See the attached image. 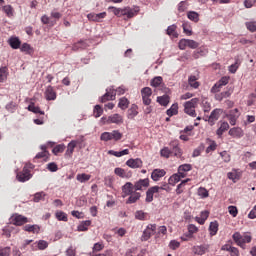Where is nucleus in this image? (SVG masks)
I'll use <instances>...</instances> for the list:
<instances>
[{
	"mask_svg": "<svg viewBox=\"0 0 256 256\" xmlns=\"http://www.w3.org/2000/svg\"><path fill=\"white\" fill-rule=\"evenodd\" d=\"M109 11L114 13L116 17H127V19H133L139 13V7H125V8H117L110 6Z\"/></svg>",
	"mask_w": 256,
	"mask_h": 256,
	"instance_id": "obj_1",
	"label": "nucleus"
},
{
	"mask_svg": "<svg viewBox=\"0 0 256 256\" xmlns=\"http://www.w3.org/2000/svg\"><path fill=\"white\" fill-rule=\"evenodd\" d=\"M31 169H35V165L31 163L26 164L23 167L22 171H19L16 174L17 181H19L20 183H25L29 181L33 177V174H31Z\"/></svg>",
	"mask_w": 256,
	"mask_h": 256,
	"instance_id": "obj_2",
	"label": "nucleus"
},
{
	"mask_svg": "<svg viewBox=\"0 0 256 256\" xmlns=\"http://www.w3.org/2000/svg\"><path fill=\"white\" fill-rule=\"evenodd\" d=\"M199 103V98H192L190 101L184 103V113L189 115V117H197V112L195 111L197 104Z\"/></svg>",
	"mask_w": 256,
	"mask_h": 256,
	"instance_id": "obj_3",
	"label": "nucleus"
},
{
	"mask_svg": "<svg viewBox=\"0 0 256 256\" xmlns=\"http://www.w3.org/2000/svg\"><path fill=\"white\" fill-rule=\"evenodd\" d=\"M167 184L163 186H152L146 191V203H152L154 195H157L160 191H167Z\"/></svg>",
	"mask_w": 256,
	"mask_h": 256,
	"instance_id": "obj_4",
	"label": "nucleus"
},
{
	"mask_svg": "<svg viewBox=\"0 0 256 256\" xmlns=\"http://www.w3.org/2000/svg\"><path fill=\"white\" fill-rule=\"evenodd\" d=\"M225 87V77H222L212 88L211 93H216L215 99L217 101H223V97L225 95L223 93L219 94L221 92V89Z\"/></svg>",
	"mask_w": 256,
	"mask_h": 256,
	"instance_id": "obj_5",
	"label": "nucleus"
},
{
	"mask_svg": "<svg viewBox=\"0 0 256 256\" xmlns=\"http://www.w3.org/2000/svg\"><path fill=\"white\" fill-rule=\"evenodd\" d=\"M9 221L12 225H16V227H21L22 225H25V223H29V218L21 214L15 213L10 217Z\"/></svg>",
	"mask_w": 256,
	"mask_h": 256,
	"instance_id": "obj_6",
	"label": "nucleus"
},
{
	"mask_svg": "<svg viewBox=\"0 0 256 256\" xmlns=\"http://www.w3.org/2000/svg\"><path fill=\"white\" fill-rule=\"evenodd\" d=\"M155 231H157V224H149L143 231L141 241H149L155 235Z\"/></svg>",
	"mask_w": 256,
	"mask_h": 256,
	"instance_id": "obj_7",
	"label": "nucleus"
},
{
	"mask_svg": "<svg viewBox=\"0 0 256 256\" xmlns=\"http://www.w3.org/2000/svg\"><path fill=\"white\" fill-rule=\"evenodd\" d=\"M153 95V90L150 87H144L141 90V96L144 105H151V96Z\"/></svg>",
	"mask_w": 256,
	"mask_h": 256,
	"instance_id": "obj_8",
	"label": "nucleus"
},
{
	"mask_svg": "<svg viewBox=\"0 0 256 256\" xmlns=\"http://www.w3.org/2000/svg\"><path fill=\"white\" fill-rule=\"evenodd\" d=\"M107 17V12H101V13H89L87 15L88 21H94V23H102L103 19Z\"/></svg>",
	"mask_w": 256,
	"mask_h": 256,
	"instance_id": "obj_9",
	"label": "nucleus"
},
{
	"mask_svg": "<svg viewBox=\"0 0 256 256\" xmlns=\"http://www.w3.org/2000/svg\"><path fill=\"white\" fill-rule=\"evenodd\" d=\"M44 95L47 101H55L57 99V92L53 86H47Z\"/></svg>",
	"mask_w": 256,
	"mask_h": 256,
	"instance_id": "obj_10",
	"label": "nucleus"
},
{
	"mask_svg": "<svg viewBox=\"0 0 256 256\" xmlns=\"http://www.w3.org/2000/svg\"><path fill=\"white\" fill-rule=\"evenodd\" d=\"M126 165L131 169H141V167H143V160H141L140 158H130L126 161Z\"/></svg>",
	"mask_w": 256,
	"mask_h": 256,
	"instance_id": "obj_11",
	"label": "nucleus"
},
{
	"mask_svg": "<svg viewBox=\"0 0 256 256\" xmlns=\"http://www.w3.org/2000/svg\"><path fill=\"white\" fill-rule=\"evenodd\" d=\"M133 191H135L133 183L126 182L125 185L122 186V197H129V195H132Z\"/></svg>",
	"mask_w": 256,
	"mask_h": 256,
	"instance_id": "obj_12",
	"label": "nucleus"
},
{
	"mask_svg": "<svg viewBox=\"0 0 256 256\" xmlns=\"http://www.w3.org/2000/svg\"><path fill=\"white\" fill-rule=\"evenodd\" d=\"M149 187V178L140 179L134 184V191H143V189H147Z\"/></svg>",
	"mask_w": 256,
	"mask_h": 256,
	"instance_id": "obj_13",
	"label": "nucleus"
},
{
	"mask_svg": "<svg viewBox=\"0 0 256 256\" xmlns=\"http://www.w3.org/2000/svg\"><path fill=\"white\" fill-rule=\"evenodd\" d=\"M226 117L229 119L230 125H235V123H237V119H239V109L234 108L230 110Z\"/></svg>",
	"mask_w": 256,
	"mask_h": 256,
	"instance_id": "obj_14",
	"label": "nucleus"
},
{
	"mask_svg": "<svg viewBox=\"0 0 256 256\" xmlns=\"http://www.w3.org/2000/svg\"><path fill=\"white\" fill-rule=\"evenodd\" d=\"M165 175H167L165 169H154L151 173V179L157 182L160 181L162 177H165Z\"/></svg>",
	"mask_w": 256,
	"mask_h": 256,
	"instance_id": "obj_15",
	"label": "nucleus"
},
{
	"mask_svg": "<svg viewBox=\"0 0 256 256\" xmlns=\"http://www.w3.org/2000/svg\"><path fill=\"white\" fill-rule=\"evenodd\" d=\"M223 114V110L222 109H215L211 112L210 116H209V123L210 125H214L215 121L219 120V117H221V115Z\"/></svg>",
	"mask_w": 256,
	"mask_h": 256,
	"instance_id": "obj_16",
	"label": "nucleus"
},
{
	"mask_svg": "<svg viewBox=\"0 0 256 256\" xmlns=\"http://www.w3.org/2000/svg\"><path fill=\"white\" fill-rule=\"evenodd\" d=\"M137 115H139V106L132 104L127 111V117L128 119H135Z\"/></svg>",
	"mask_w": 256,
	"mask_h": 256,
	"instance_id": "obj_17",
	"label": "nucleus"
},
{
	"mask_svg": "<svg viewBox=\"0 0 256 256\" xmlns=\"http://www.w3.org/2000/svg\"><path fill=\"white\" fill-rule=\"evenodd\" d=\"M109 121H110V125L114 124V125H123V117L121 116V114H112L109 116Z\"/></svg>",
	"mask_w": 256,
	"mask_h": 256,
	"instance_id": "obj_18",
	"label": "nucleus"
},
{
	"mask_svg": "<svg viewBox=\"0 0 256 256\" xmlns=\"http://www.w3.org/2000/svg\"><path fill=\"white\" fill-rule=\"evenodd\" d=\"M241 171L240 170H232L231 172H229L227 174L228 179H230V181H233V183H237V181H239V179H241Z\"/></svg>",
	"mask_w": 256,
	"mask_h": 256,
	"instance_id": "obj_19",
	"label": "nucleus"
},
{
	"mask_svg": "<svg viewBox=\"0 0 256 256\" xmlns=\"http://www.w3.org/2000/svg\"><path fill=\"white\" fill-rule=\"evenodd\" d=\"M8 45H10L12 49H20L21 40L19 39V37L12 36L8 40Z\"/></svg>",
	"mask_w": 256,
	"mask_h": 256,
	"instance_id": "obj_20",
	"label": "nucleus"
},
{
	"mask_svg": "<svg viewBox=\"0 0 256 256\" xmlns=\"http://www.w3.org/2000/svg\"><path fill=\"white\" fill-rule=\"evenodd\" d=\"M42 152H39L36 156L35 159H43V161H48L49 160V151H47V145L41 146Z\"/></svg>",
	"mask_w": 256,
	"mask_h": 256,
	"instance_id": "obj_21",
	"label": "nucleus"
},
{
	"mask_svg": "<svg viewBox=\"0 0 256 256\" xmlns=\"http://www.w3.org/2000/svg\"><path fill=\"white\" fill-rule=\"evenodd\" d=\"M75 147H77V141L72 140L68 146H67V150L65 152V157H69L72 158L73 157V153L75 151Z\"/></svg>",
	"mask_w": 256,
	"mask_h": 256,
	"instance_id": "obj_22",
	"label": "nucleus"
},
{
	"mask_svg": "<svg viewBox=\"0 0 256 256\" xmlns=\"http://www.w3.org/2000/svg\"><path fill=\"white\" fill-rule=\"evenodd\" d=\"M229 135H231V137L239 139V138L243 137V129H241L240 127L231 128L229 130Z\"/></svg>",
	"mask_w": 256,
	"mask_h": 256,
	"instance_id": "obj_23",
	"label": "nucleus"
},
{
	"mask_svg": "<svg viewBox=\"0 0 256 256\" xmlns=\"http://www.w3.org/2000/svg\"><path fill=\"white\" fill-rule=\"evenodd\" d=\"M139 199H141V193L133 192L132 194H130L129 198L127 199L126 204L132 205L133 203H137Z\"/></svg>",
	"mask_w": 256,
	"mask_h": 256,
	"instance_id": "obj_24",
	"label": "nucleus"
},
{
	"mask_svg": "<svg viewBox=\"0 0 256 256\" xmlns=\"http://www.w3.org/2000/svg\"><path fill=\"white\" fill-rule=\"evenodd\" d=\"M166 34L169 35V37H173L174 39H177L179 37V33H177V25H170L168 26L166 30Z\"/></svg>",
	"mask_w": 256,
	"mask_h": 256,
	"instance_id": "obj_25",
	"label": "nucleus"
},
{
	"mask_svg": "<svg viewBox=\"0 0 256 256\" xmlns=\"http://www.w3.org/2000/svg\"><path fill=\"white\" fill-rule=\"evenodd\" d=\"M241 67V60L239 58L235 59V62L228 66L229 73L235 74L237 73V69Z\"/></svg>",
	"mask_w": 256,
	"mask_h": 256,
	"instance_id": "obj_26",
	"label": "nucleus"
},
{
	"mask_svg": "<svg viewBox=\"0 0 256 256\" xmlns=\"http://www.w3.org/2000/svg\"><path fill=\"white\" fill-rule=\"evenodd\" d=\"M197 76L191 75L188 78V85H190V87H192V89H199V86L201 85L198 81H197Z\"/></svg>",
	"mask_w": 256,
	"mask_h": 256,
	"instance_id": "obj_27",
	"label": "nucleus"
},
{
	"mask_svg": "<svg viewBox=\"0 0 256 256\" xmlns=\"http://www.w3.org/2000/svg\"><path fill=\"white\" fill-rule=\"evenodd\" d=\"M23 229L28 233H39V231H41V227H39V225L37 224H34V225L27 224L23 227Z\"/></svg>",
	"mask_w": 256,
	"mask_h": 256,
	"instance_id": "obj_28",
	"label": "nucleus"
},
{
	"mask_svg": "<svg viewBox=\"0 0 256 256\" xmlns=\"http://www.w3.org/2000/svg\"><path fill=\"white\" fill-rule=\"evenodd\" d=\"M131 102L129 101V99H127L126 97H122L119 99V102H118V107L119 109H121L122 111H125V109H128L129 108V104Z\"/></svg>",
	"mask_w": 256,
	"mask_h": 256,
	"instance_id": "obj_29",
	"label": "nucleus"
},
{
	"mask_svg": "<svg viewBox=\"0 0 256 256\" xmlns=\"http://www.w3.org/2000/svg\"><path fill=\"white\" fill-rule=\"evenodd\" d=\"M208 147L206 148V153H211L217 149V142L211 140L210 138L206 139Z\"/></svg>",
	"mask_w": 256,
	"mask_h": 256,
	"instance_id": "obj_30",
	"label": "nucleus"
},
{
	"mask_svg": "<svg viewBox=\"0 0 256 256\" xmlns=\"http://www.w3.org/2000/svg\"><path fill=\"white\" fill-rule=\"evenodd\" d=\"M20 51L22 53H25L26 55H33V53H34L33 47H31V45L27 44V43H23L20 46Z\"/></svg>",
	"mask_w": 256,
	"mask_h": 256,
	"instance_id": "obj_31",
	"label": "nucleus"
},
{
	"mask_svg": "<svg viewBox=\"0 0 256 256\" xmlns=\"http://www.w3.org/2000/svg\"><path fill=\"white\" fill-rule=\"evenodd\" d=\"M179 113V104L174 103L172 106L166 111V115L168 117H173V115H177Z\"/></svg>",
	"mask_w": 256,
	"mask_h": 256,
	"instance_id": "obj_32",
	"label": "nucleus"
},
{
	"mask_svg": "<svg viewBox=\"0 0 256 256\" xmlns=\"http://www.w3.org/2000/svg\"><path fill=\"white\" fill-rule=\"evenodd\" d=\"M9 75V68L6 66L0 67V83L7 81V76Z\"/></svg>",
	"mask_w": 256,
	"mask_h": 256,
	"instance_id": "obj_33",
	"label": "nucleus"
},
{
	"mask_svg": "<svg viewBox=\"0 0 256 256\" xmlns=\"http://www.w3.org/2000/svg\"><path fill=\"white\" fill-rule=\"evenodd\" d=\"M89 227H91V220H85V221H82L78 225L77 230L78 231H89Z\"/></svg>",
	"mask_w": 256,
	"mask_h": 256,
	"instance_id": "obj_34",
	"label": "nucleus"
},
{
	"mask_svg": "<svg viewBox=\"0 0 256 256\" xmlns=\"http://www.w3.org/2000/svg\"><path fill=\"white\" fill-rule=\"evenodd\" d=\"M2 11H4L5 15L8 16L9 18L15 15V9L11 5L3 6Z\"/></svg>",
	"mask_w": 256,
	"mask_h": 256,
	"instance_id": "obj_35",
	"label": "nucleus"
},
{
	"mask_svg": "<svg viewBox=\"0 0 256 256\" xmlns=\"http://www.w3.org/2000/svg\"><path fill=\"white\" fill-rule=\"evenodd\" d=\"M91 179V174H77L76 180L79 181V183H87Z\"/></svg>",
	"mask_w": 256,
	"mask_h": 256,
	"instance_id": "obj_36",
	"label": "nucleus"
},
{
	"mask_svg": "<svg viewBox=\"0 0 256 256\" xmlns=\"http://www.w3.org/2000/svg\"><path fill=\"white\" fill-rule=\"evenodd\" d=\"M209 231L212 237L214 235H217V232L219 231V223H217V221L211 222L209 226Z\"/></svg>",
	"mask_w": 256,
	"mask_h": 256,
	"instance_id": "obj_37",
	"label": "nucleus"
},
{
	"mask_svg": "<svg viewBox=\"0 0 256 256\" xmlns=\"http://www.w3.org/2000/svg\"><path fill=\"white\" fill-rule=\"evenodd\" d=\"M108 155H113L114 157H123V155H129V149H124L120 152L115 150H109Z\"/></svg>",
	"mask_w": 256,
	"mask_h": 256,
	"instance_id": "obj_38",
	"label": "nucleus"
},
{
	"mask_svg": "<svg viewBox=\"0 0 256 256\" xmlns=\"http://www.w3.org/2000/svg\"><path fill=\"white\" fill-rule=\"evenodd\" d=\"M169 99L170 98L168 95L158 96L157 103H159L163 107H167V105H169Z\"/></svg>",
	"mask_w": 256,
	"mask_h": 256,
	"instance_id": "obj_39",
	"label": "nucleus"
},
{
	"mask_svg": "<svg viewBox=\"0 0 256 256\" xmlns=\"http://www.w3.org/2000/svg\"><path fill=\"white\" fill-rule=\"evenodd\" d=\"M28 111H31L32 113H39V115H45L44 111H41V108L39 106H35V103H30L28 106Z\"/></svg>",
	"mask_w": 256,
	"mask_h": 256,
	"instance_id": "obj_40",
	"label": "nucleus"
},
{
	"mask_svg": "<svg viewBox=\"0 0 256 256\" xmlns=\"http://www.w3.org/2000/svg\"><path fill=\"white\" fill-rule=\"evenodd\" d=\"M193 253L195 255H205L207 253V247L205 246H194Z\"/></svg>",
	"mask_w": 256,
	"mask_h": 256,
	"instance_id": "obj_41",
	"label": "nucleus"
},
{
	"mask_svg": "<svg viewBox=\"0 0 256 256\" xmlns=\"http://www.w3.org/2000/svg\"><path fill=\"white\" fill-rule=\"evenodd\" d=\"M189 181H191V179L187 178L186 180H183L176 188V194L177 195H181V193H183L184 189H185V185H187V183H189Z\"/></svg>",
	"mask_w": 256,
	"mask_h": 256,
	"instance_id": "obj_42",
	"label": "nucleus"
},
{
	"mask_svg": "<svg viewBox=\"0 0 256 256\" xmlns=\"http://www.w3.org/2000/svg\"><path fill=\"white\" fill-rule=\"evenodd\" d=\"M225 251H227L230 256H239V249L236 247L226 245Z\"/></svg>",
	"mask_w": 256,
	"mask_h": 256,
	"instance_id": "obj_43",
	"label": "nucleus"
},
{
	"mask_svg": "<svg viewBox=\"0 0 256 256\" xmlns=\"http://www.w3.org/2000/svg\"><path fill=\"white\" fill-rule=\"evenodd\" d=\"M179 181H181V178L179 176V174H173L169 179H168V183L169 185H172V187H175V185H177V183H179Z\"/></svg>",
	"mask_w": 256,
	"mask_h": 256,
	"instance_id": "obj_44",
	"label": "nucleus"
},
{
	"mask_svg": "<svg viewBox=\"0 0 256 256\" xmlns=\"http://www.w3.org/2000/svg\"><path fill=\"white\" fill-rule=\"evenodd\" d=\"M79 49H87V43L81 40L72 46L73 51H79Z\"/></svg>",
	"mask_w": 256,
	"mask_h": 256,
	"instance_id": "obj_45",
	"label": "nucleus"
},
{
	"mask_svg": "<svg viewBox=\"0 0 256 256\" xmlns=\"http://www.w3.org/2000/svg\"><path fill=\"white\" fill-rule=\"evenodd\" d=\"M55 217L58 221H64V222H68L69 219L67 217V213L63 212V211H57L55 213Z\"/></svg>",
	"mask_w": 256,
	"mask_h": 256,
	"instance_id": "obj_46",
	"label": "nucleus"
},
{
	"mask_svg": "<svg viewBox=\"0 0 256 256\" xmlns=\"http://www.w3.org/2000/svg\"><path fill=\"white\" fill-rule=\"evenodd\" d=\"M105 249V245L103 242H97L94 244L92 248V255H95V253H99V251H103Z\"/></svg>",
	"mask_w": 256,
	"mask_h": 256,
	"instance_id": "obj_47",
	"label": "nucleus"
},
{
	"mask_svg": "<svg viewBox=\"0 0 256 256\" xmlns=\"http://www.w3.org/2000/svg\"><path fill=\"white\" fill-rule=\"evenodd\" d=\"M187 17L188 19H190V21H193L194 23H199V13L195 11H190L187 13Z\"/></svg>",
	"mask_w": 256,
	"mask_h": 256,
	"instance_id": "obj_48",
	"label": "nucleus"
},
{
	"mask_svg": "<svg viewBox=\"0 0 256 256\" xmlns=\"http://www.w3.org/2000/svg\"><path fill=\"white\" fill-rule=\"evenodd\" d=\"M252 237H251V234H249V233H245L244 235H242V240H241V245H240V247H245V244L246 243H251V241H252Z\"/></svg>",
	"mask_w": 256,
	"mask_h": 256,
	"instance_id": "obj_49",
	"label": "nucleus"
},
{
	"mask_svg": "<svg viewBox=\"0 0 256 256\" xmlns=\"http://www.w3.org/2000/svg\"><path fill=\"white\" fill-rule=\"evenodd\" d=\"M103 115V108L101 105H95L93 109V116L97 119Z\"/></svg>",
	"mask_w": 256,
	"mask_h": 256,
	"instance_id": "obj_50",
	"label": "nucleus"
},
{
	"mask_svg": "<svg viewBox=\"0 0 256 256\" xmlns=\"http://www.w3.org/2000/svg\"><path fill=\"white\" fill-rule=\"evenodd\" d=\"M161 83H163V77L161 76H156L151 80L152 87H160Z\"/></svg>",
	"mask_w": 256,
	"mask_h": 256,
	"instance_id": "obj_51",
	"label": "nucleus"
},
{
	"mask_svg": "<svg viewBox=\"0 0 256 256\" xmlns=\"http://www.w3.org/2000/svg\"><path fill=\"white\" fill-rule=\"evenodd\" d=\"M111 133L112 140L121 141L123 139V134L119 130H113Z\"/></svg>",
	"mask_w": 256,
	"mask_h": 256,
	"instance_id": "obj_52",
	"label": "nucleus"
},
{
	"mask_svg": "<svg viewBox=\"0 0 256 256\" xmlns=\"http://www.w3.org/2000/svg\"><path fill=\"white\" fill-rule=\"evenodd\" d=\"M171 153L173 152L169 149V147H164L160 150L161 157H165V159H169V157H171Z\"/></svg>",
	"mask_w": 256,
	"mask_h": 256,
	"instance_id": "obj_53",
	"label": "nucleus"
},
{
	"mask_svg": "<svg viewBox=\"0 0 256 256\" xmlns=\"http://www.w3.org/2000/svg\"><path fill=\"white\" fill-rule=\"evenodd\" d=\"M106 95H108V97H110L111 100L115 101V97H117V91H115L113 87L107 88Z\"/></svg>",
	"mask_w": 256,
	"mask_h": 256,
	"instance_id": "obj_54",
	"label": "nucleus"
},
{
	"mask_svg": "<svg viewBox=\"0 0 256 256\" xmlns=\"http://www.w3.org/2000/svg\"><path fill=\"white\" fill-rule=\"evenodd\" d=\"M245 26L248 29V31H251V33H255V31H256V21L246 22Z\"/></svg>",
	"mask_w": 256,
	"mask_h": 256,
	"instance_id": "obj_55",
	"label": "nucleus"
},
{
	"mask_svg": "<svg viewBox=\"0 0 256 256\" xmlns=\"http://www.w3.org/2000/svg\"><path fill=\"white\" fill-rule=\"evenodd\" d=\"M232 238L234 239L236 245H238L239 247H241V240L243 238V235H241V233L239 232H235L232 236Z\"/></svg>",
	"mask_w": 256,
	"mask_h": 256,
	"instance_id": "obj_56",
	"label": "nucleus"
},
{
	"mask_svg": "<svg viewBox=\"0 0 256 256\" xmlns=\"http://www.w3.org/2000/svg\"><path fill=\"white\" fill-rule=\"evenodd\" d=\"M37 247L40 251H45L49 247V243L45 240H40L37 242Z\"/></svg>",
	"mask_w": 256,
	"mask_h": 256,
	"instance_id": "obj_57",
	"label": "nucleus"
},
{
	"mask_svg": "<svg viewBox=\"0 0 256 256\" xmlns=\"http://www.w3.org/2000/svg\"><path fill=\"white\" fill-rule=\"evenodd\" d=\"M191 169H193L191 164H182L178 167V171H183L184 173H188V171H191Z\"/></svg>",
	"mask_w": 256,
	"mask_h": 256,
	"instance_id": "obj_58",
	"label": "nucleus"
},
{
	"mask_svg": "<svg viewBox=\"0 0 256 256\" xmlns=\"http://www.w3.org/2000/svg\"><path fill=\"white\" fill-rule=\"evenodd\" d=\"M135 218L138 219L139 221H145L147 219V213L143 211H137L135 214Z\"/></svg>",
	"mask_w": 256,
	"mask_h": 256,
	"instance_id": "obj_59",
	"label": "nucleus"
},
{
	"mask_svg": "<svg viewBox=\"0 0 256 256\" xmlns=\"http://www.w3.org/2000/svg\"><path fill=\"white\" fill-rule=\"evenodd\" d=\"M198 195L199 197H202V199H205L207 197H209V191H207V189L200 187L198 189Z\"/></svg>",
	"mask_w": 256,
	"mask_h": 256,
	"instance_id": "obj_60",
	"label": "nucleus"
},
{
	"mask_svg": "<svg viewBox=\"0 0 256 256\" xmlns=\"http://www.w3.org/2000/svg\"><path fill=\"white\" fill-rule=\"evenodd\" d=\"M11 255V247L0 248V256H10Z\"/></svg>",
	"mask_w": 256,
	"mask_h": 256,
	"instance_id": "obj_61",
	"label": "nucleus"
},
{
	"mask_svg": "<svg viewBox=\"0 0 256 256\" xmlns=\"http://www.w3.org/2000/svg\"><path fill=\"white\" fill-rule=\"evenodd\" d=\"M101 141H112L111 132H104L100 136Z\"/></svg>",
	"mask_w": 256,
	"mask_h": 256,
	"instance_id": "obj_62",
	"label": "nucleus"
},
{
	"mask_svg": "<svg viewBox=\"0 0 256 256\" xmlns=\"http://www.w3.org/2000/svg\"><path fill=\"white\" fill-rule=\"evenodd\" d=\"M114 173L118 177H121L122 179H125V169H123V168H115L114 169Z\"/></svg>",
	"mask_w": 256,
	"mask_h": 256,
	"instance_id": "obj_63",
	"label": "nucleus"
},
{
	"mask_svg": "<svg viewBox=\"0 0 256 256\" xmlns=\"http://www.w3.org/2000/svg\"><path fill=\"white\" fill-rule=\"evenodd\" d=\"M228 213H230V215H232L233 217H237V215L239 214V210L235 206H229Z\"/></svg>",
	"mask_w": 256,
	"mask_h": 256,
	"instance_id": "obj_64",
	"label": "nucleus"
}]
</instances>
